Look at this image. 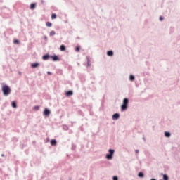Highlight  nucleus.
Listing matches in <instances>:
<instances>
[{
  "label": "nucleus",
  "mask_w": 180,
  "mask_h": 180,
  "mask_svg": "<svg viewBox=\"0 0 180 180\" xmlns=\"http://www.w3.org/2000/svg\"><path fill=\"white\" fill-rule=\"evenodd\" d=\"M4 96H8L11 94V87L8 85H4L1 88Z\"/></svg>",
  "instance_id": "obj_2"
},
{
  "label": "nucleus",
  "mask_w": 180,
  "mask_h": 180,
  "mask_svg": "<svg viewBox=\"0 0 180 180\" xmlns=\"http://www.w3.org/2000/svg\"><path fill=\"white\" fill-rule=\"evenodd\" d=\"M36 6H37V3L36 2L32 3L30 5V9H31V11H34V9H36Z\"/></svg>",
  "instance_id": "obj_5"
},
{
  "label": "nucleus",
  "mask_w": 180,
  "mask_h": 180,
  "mask_svg": "<svg viewBox=\"0 0 180 180\" xmlns=\"http://www.w3.org/2000/svg\"><path fill=\"white\" fill-rule=\"evenodd\" d=\"M129 105V99L124 98L123 100V104L122 105V110H126L127 109V105Z\"/></svg>",
  "instance_id": "obj_3"
},
{
  "label": "nucleus",
  "mask_w": 180,
  "mask_h": 180,
  "mask_svg": "<svg viewBox=\"0 0 180 180\" xmlns=\"http://www.w3.org/2000/svg\"><path fill=\"white\" fill-rule=\"evenodd\" d=\"M34 109H36V110H39V109H40V108L39 106H35Z\"/></svg>",
  "instance_id": "obj_26"
},
{
  "label": "nucleus",
  "mask_w": 180,
  "mask_h": 180,
  "mask_svg": "<svg viewBox=\"0 0 180 180\" xmlns=\"http://www.w3.org/2000/svg\"><path fill=\"white\" fill-rule=\"evenodd\" d=\"M138 176H139V178H144V174H143V172H139Z\"/></svg>",
  "instance_id": "obj_15"
},
{
  "label": "nucleus",
  "mask_w": 180,
  "mask_h": 180,
  "mask_svg": "<svg viewBox=\"0 0 180 180\" xmlns=\"http://www.w3.org/2000/svg\"><path fill=\"white\" fill-rule=\"evenodd\" d=\"M13 43H14V44H19V41L18 40H14Z\"/></svg>",
  "instance_id": "obj_23"
},
{
  "label": "nucleus",
  "mask_w": 180,
  "mask_h": 180,
  "mask_svg": "<svg viewBox=\"0 0 180 180\" xmlns=\"http://www.w3.org/2000/svg\"><path fill=\"white\" fill-rule=\"evenodd\" d=\"M4 154H2V155H1V157H4Z\"/></svg>",
  "instance_id": "obj_32"
},
{
  "label": "nucleus",
  "mask_w": 180,
  "mask_h": 180,
  "mask_svg": "<svg viewBox=\"0 0 180 180\" xmlns=\"http://www.w3.org/2000/svg\"><path fill=\"white\" fill-rule=\"evenodd\" d=\"M119 179L117 178V176H115L114 177H113V180H118Z\"/></svg>",
  "instance_id": "obj_27"
},
{
  "label": "nucleus",
  "mask_w": 180,
  "mask_h": 180,
  "mask_svg": "<svg viewBox=\"0 0 180 180\" xmlns=\"http://www.w3.org/2000/svg\"><path fill=\"white\" fill-rule=\"evenodd\" d=\"M72 91H69L66 92V95L67 96H71V95H72Z\"/></svg>",
  "instance_id": "obj_14"
},
{
  "label": "nucleus",
  "mask_w": 180,
  "mask_h": 180,
  "mask_svg": "<svg viewBox=\"0 0 180 180\" xmlns=\"http://www.w3.org/2000/svg\"><path fill=\"white\" fill-rule=\"evenodd\" d=\"M44 116H49L50 115V110L46 108L44 112Z\"/></svg>",
  "instance_id": "obj_6"
},
{
  "label": "nucleus",
  "mask_w": 180,
  "mask_h": 180,
  "mask_svg": "<svg viewBox=\"0 0 180 180\" xmlns=\"http://www.w3.org/2000/svg\"><path fill=\"white\" fill-rule=\"evenodd\" d=\"M110 154L106 155L107 160H112L113 158V154H115V150L110 149L109 150Z\"/></svg>",
  "instance_id": "obj_4"
},
{
  "label": "nucleus",
  "mask_w": 180,
  "mask_h": 180,
  "mask_svg": "<svg viewBox=\"0 0 180 180\" xmlns=\"http://www.w3.org/2000/svg\"><path fill=\"white\" fill-rule=\"evenodd\" d=\"M165 137H170L171 134H169V132H165Z\"/></svg>",
  "instance_id": "obj_16"
},
{
  "label": "nucleus",
  "mask_w": 180,
  "mask_h": 180,
  "mask_svg": "<svg viewBox=\"0 0 180 180\" xmlns=\"http://www.w3.org/2000/svg\"><path fill=\"white\" fill-rule=\"evenodd\" d=\"M107 55L109 56L110 57H112V56H113V51H108L107 52Z\"/></svg>",
  "instance_id": "obj_11"
},
{
  "label": "nucleus",
  "mask_w": 180,
  "mask_h": 180,
  "mask_svg": "<svg viewBox=\"0 0 180 180\" xmlns=\"http://www.w3.org/2000/svg\"><path fill=\"white\" fill-rule=\"evenodd\" d=\"M75 51H77V53H79V47H76Z\"/></svg>",
  "instance_id": "obj_24"
},
{
  "label": "nucleus",
  "mask_w": 180,
  "mask_h": 180,
  "mask_svg": "<svg viewBox=\"0 0 180 180\" xmlns=\"http://www.w3.org/2000/svg\"><path fill=\"white\" fill-rule=\"evenodd\" d=\"M49 55H45L43 56L42 58H43V60H49Z\"/></svg>",
  "instance_id": "obj_18"
},
{
  "label": "nucleus",
  "mask_w": 180,
  "mask_h": 180,
  "mask_svg": "<svg viewBox=\"0 0 180 180\" xmlns=\"http://www.w3.org/2000/svg\"><path fill=\"white\" fill-rule=\"evenodd\" d=\"M129 79H130V81H134V76L130 75Z\"/></svg>",
  "instance_id": "obj_21"
},
{
  "label": "nucleus",
  "mask_w": 180,
  "mask_h": 180,
  "mask_svg": "<svg viewBox=\"0 0 180 180\" xmlns=\"http://www.w3.org/2000/svg\"><path fill=\"white\" fill-rule=\"evenodd\" d=\"M1 16H4L6 18H11V15L12 14V12L11 10L6 7H2L1 8Z\"/></svg>",
  "instance_id": "obj_1"
},
{
  "label": "nucleus",
  "mask_w": 180,
  "mask_h": 180,
  "mask_svg": "<svg viewBox=\"0 0 180 180\" xmlns=\"http://www.w3.org/2000/svg\"><path fill=\"white\" fill-rule=\"evenodd\" d=\"M11 105H12V106H13V108H17L16 102L13 101V102L11 103Z\"/></svg>",
  "instance_id": "obj_19"
},
{
  "label": "nucleus",
  "mask_w": 180,
  "mask_h": 180,
  "mask_svg": "<svg viewBox=\"0 0 180 180\" xmlns=\"http://www.w3.org/2000/svg\"><path fill=\"white\" fill-rule=\"evenodd\" d=\"M51 58L53 61H58V56H51Z\"/></svg>",
  "instance_id": "obj_9"
},
{
  "label": "nucleus",
  "mask_w": 180,
  "mask_h": 180,
  "mask_svg": "<svg viewBox=\"0 0 180 180\" xmlns=\"http://www.w3.org/2000/svg\"><path fill=\"white\" fill-rule=\"evenodd\" d=\"M46 26H48V27H51V23H46Z\"/></svg>",
  "instance_id": "obj_25"
},
{
  "label": "nucleus",
  "mask_w": 180,
  "mask_h": 180,
  "mask_svg": "<svg viewBox=\"0 0 180 180\" xmlns=\"http://www.w3.org/2000/svg\"><path fill=\"white\" fill-rule=\"evenodd\" d=\"M164 19H165V18H164V16H162V15H160V16L159 17V20H160V22H162V20H164Z\"/></svg>",
  "instance_id": "obj_17"
},
{
  "label": "nucleus",
  "mask_w": 180,
  "mask_h": 180,
  "mask_svg": "<svg viewBox=\"0 0 180 180\" xmlns=\"http://www.w3.org/2000/svg\"><path fill=\"white\" fill-rule=\"evenodd\" d=\"M120 116V115H119V114L115 113V114H114V115H112V119L117 120V119H119Z\"/></svg>",
  "instance_id": "obj_7"
},
{
  "label": "nucleus",
  "mask_w": 180,
  "mask_h": 180,
  "mask_svg": "<svg viewBox=\"0 0 180 180\" xmlns=\"http://www.w3.org/2000/svg\"><path fill=\"white\" fill-rule=\"evenodd\" d=\"M38 66H39V63H34L31 64V67L32 68H37Z\"/></svg>",
  "instance_id": "obj_8"
},
{
  "label": "nucleus",
  "mask_w": 180,
  "mask_h": 180,
  "mask_svg": "<svg viewBox=\"0 0 180 180\" xmlns=\"http://www.w3.org/2000/svg\"><path fill=\"white\" fill-rule=\"evenodd\" d=\"M51 19L53 20V19H57V14L52 13L51 14Z\"/></svg>",
  "instance_id": "obj_12"
},
{
  "label": "nucleus",
  "mask_w": 180,
  "mask_h": 180,
  "mask_svg": "<svg viewBox=\"0 0 180 180\" xmlns=\"http://www.w3.org/2000/svg\"><path fill=\"white\" fill-rule=\"evenodd\" d=\"M44 0H41V4H42V5H44Z\"/></svg>",
  "instance_id": "obj_28"
},
{
  "label": "nucleus",
  "mask_w": 180,
  "mask_h": 180,
  "mask_svg": "<svg viewBox=\"0 0 180 180\" xmlns=\"http://www.w3.org/2000/svg\"><path fill=\"white\" fill-rule=\"evenodd\" d=\"M60 51H65V46L61 45L60 47Z\"/></svg>",
  "instance_id": "obj_13"
},
{
  "label": "nucleus",
  "mask_w": 180,
  "mask_h": 180,
  "mask_svg": "<svg viewBox=\"0 0 180 180\" xmlns=\"http://www.w3.org/2000/svg\"><path fill=\"white\" fill-rule=\"evenodd\" d=\"M136 153H139V150H136Z\"/></svg>",
  "instance_id": "obj_31"
},
{
  "label": "nucleus",
  "mask_w": 180,
  "mask_h": 180,
  "mask_svg": "<svg viewBox=\"0 0 180 180\" xmlns=\"http://www.w3.org/2000/svg\"><path fill=\"white\" fill-rule=\"evenodd\" d=\"M46 23H51L50 21H46Z\"/></svg>",
  "instance_id": "obj_30"
},
{
  "label": "nucleus",
  "mask_w": 180,
  "mask_h": 180,
  "mask_svg": "<svg viewBox=\"0 0 180 180\" xmlns=\"http://www.w3.org/2000/svg\"><path fill=\"white\" fill-rule=\"evenodd\" d=\"M0 2H3V1L1 0V1H0Z\"/></svg>",
  "instance_id": "obj_33"
},
{
  "label": "nucleus",
  "mask_w": 180,
  "mask_h": 180,
  "mask_svg": "<svg viewBox=\"0 0 180 180\" xmlns=\"http://www.w3.org/2000/svg\"><path fill=\"white\" fill-rule=\"evenodd\" d=\"M47 74H48L49 75H51V72H47Z\"/></svg>",
  "instance_id": "obj_29"
},
{
  "label": "nucleus",
  "mask_w": 180,
  "mask_h": 180,
  "mask_svg": "<svg viewBox=\"0 0 180 180\" xmlns=\"http://www.w3.org/2000/svg\"><path fill=\"white\" fill-rule=\"evenodd\" d=\"M51 144L52 146H56L57 145V141L56 140L53 139V140L51 141Z\"/></svg>",
  "instance_id": "obj_10"
},
{
  "label": "nucleus",
  "mask_w": 180,
  "mask_h": 180,
  "mask_svg": "<svg viewBox=\"0 0 180 180\" xmlns=\"http://www.w3.org/2000/svg\"><path fill=\"white\" fill-rule=\"evenodd\" d=\"M54 34H56V32H54V31H51V32H50V36H54Z\"/></svg>",
  "instance_id": "obj_22"
},
{
  "label": "nucleus",
  "mask_w": 180,
  "mask_h": 180,
  "mask_svg": "<svg viewBox=\"0 0 180 180\" xmlns=\"http://www.w3.org/2000/svg\"><path fill=\"white\" fill-rule=\"evenodd\" d=\"M163 179L168 180L169 179L168 176L167 174H163Z\"/></svg>",
  "instance_id": "obj_20"
}]
</instances>
